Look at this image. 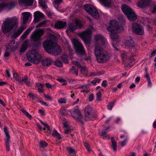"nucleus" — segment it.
Masks as SVG:
<instances>
[{
  "mask_svg": "<svg viewBox=\"0 0 156 156\" xmlns=\"http://www.w3.org/2000/svg\"><path fill=\"white\" fill-rule=\"evenodd\" d=\"M43 47L48 53L55 56L59 55L62 51L60 47L50 38L44 42Z\"/></svg>",
  "mask_w": 156,
  "mask_h": 156,
  "instance_id": "obj_1",
  "label": "nucleus"
},
{
  "mask_svg": "<svg viewBox=\"0 0 156 156\" xmlns=\"http://www.w3.org/2000/svg\"><path fill=\"white\" fill-rule=\"evenodd\" d=\"M18 19L16 17L7 18L3 22L2 25V30L4 34L10 32L18 23Z\"/></svg>",
  "mask_w": 156,
  "mask_h": 156,
  "instance_id": "obj_2",
  "label": "nucleus"
},
{
  "mask_svg": "<svg viewBox=\"0 0 156 156\" xmlns=\"http://www.w3.org/2000/svg\"><path fill=\"white\" fill-rule=\"evenodd\" d=\"M123 29L122 27H119L118 22L115 20H112L110 22V26L107 30L110 32V37L114 41L118 38L117 33Z\"/></svg>",
  "mask_w": 156,
  "mask_h": 156,
  "instance_id": "obj_3",
  "label": "nucleus"
},
{
  "mask_svg": "<svg viewBox=\"0 0 156 156\" xmlns=\"http://www.w3.org/2000/svg\"><path fill=\"white\" fill-rule=\"evenodd\" d=\"M94 54L98 62L104 63L108 61L110 57L108 52L102 47H96L94 49Z\"/></svg>",
  "mask_w": 156,
  "mask_h": 156,
  "instance_id": "obj_4",
  "label": "nucleus"
},
{
  "mask_svg": "<svg viewBox=\"0 0 156 156\" xmlns=\"http://www.w3.org/2000/svg\"><path fill=\"white\" fill-rule=\"evenodd\" d=\"M27 57L29 61L36 64L39 63L42 58L41 54L37 49L29 51Z\"/></svg>",
  "mask_w": 156,
  "mask_h": 156,
  "instance_id": "obj_5",
  "label": "nucleus"
},
{
  "mask_svg": "<svg viewBox=\"0 0 156 156\" xmlns=\"http://www.w3.org/2000/svg\"><path fill=\"white\" fill-rule=\"evenodd\" d=\"M93 29V27L91 26L89 29L78 34V36L84 41L86 44L90 43L91 38V30Z\"/></svg>",
  "mask_w": 156,
  "mask_h": 156,
  "instance_id": "obj_6",
  "label": "nucleus"
},
{
  "mask_svg": "<svg viewBox=\"0 0 156 156\" xmlns=\"http://www.w3.org/2000/svg\"><path fill=\"white\" fill-rule=\"evenodd\" d=\"M121 9L129 20L133 21L136 19L135 14L133 11L128 5L125 4L122 5L121 6Z\"/></svg>",
  "mask_w": 156,
  "mask_h": 156,
  "instance_id": "obj_7",
  "label": "nucleus"
},
{
  "mask_svg": "<svg viewBox=\"0 0 156 156\" xmlns=\"http://www.w3.org/2000/svg\"><path fill=\"white\" fill-rule=\"evenodd\" d=\"M94 39L95 41V47H101V46H106L108 45V43L106 39L101 35L97 34L94 36Z\"/></svg>",
  "mask_w": 156,
  "mask_h": 156,
  "instance_id": "obj_8",
  "label": "nucleus"
},
{
  "mask_svg": "<svg viewBox=\"0 0 156 156\" xmlns=\"http://www.w3.org/2000/svg\"><path fill=\"white\" fill-rule=\"evenodd\" d=\"M84 9L88 14L91 15L94 18L97 19L99 18V13L93 6L86 4L84 6Z\"/></svg>",
  "mask_w": 156,
  "mask_h": 156,
  "instance_id": "obj_9",
  "label": "nucleus"
},
{
  "mask_svg": "<svg viewBox=\"0 0 156 156\" xmlns=\"http://www.w3.org/2000/svg\"><path fill=\"white\" fill-rule=\"evenodd\" d=\"M72 42L76 51L81 55L84 54L85 53L84 48L79 40L74 38L72 40Z\"/></svg>",
  "mask_w": 156,
  "mask_h": 156,
  "instance_id": "obj_10",
  "label": "nucleus"
},
{
  "mask_svg": "<svg viewBox=\"0 0 156 156\" xmlns=\"http://www.w3.org/2000/svg\"><path fill=\"white\" fill-rule=\"evenodd\" d=\"M44 31L43 29L36 30L33 32L30 35L31 39L34 41H40L41 36L43 35Z\"/></svg>",
  "mask_w": 156,
  "mask_h": 156,
  "instance_id": "obj_11",
  "label": "nucleus"
},
{
  "mask_svg": "<svg viewBox=\"0 0 156 156\" xmlns=\"http://www.w3.org/2000/svg\"><path fill=\"white\" fill-rule=\"evenodd\" d=\"M81 26L80 21L78 20H76L73 21V23L69 24L68 29L71 32H73L75 31L77 28H80Z\"/></svg>",
  "mask_w": 156,
  "mask_h": 156,
  "instance_id": "obj_12",
  "label": "nucleus"
},
{
  "mask_svg": "<svg viewBox=\"0 0 156 156\" xmlns=\"http://www.w3.org/2000/svg\"><path fill=\"white\" fill-rule=\"evenodd\" d=\"M92 108L90 106H87L85 109V116L86 119L91 120L92 118Z\"/></svg>",
  "mask_w": 156,
  "mask_h": 156,
  "instance_id": "obj_13",
  "label": "nucleus"
},
{
  "mask_svg": "<svg viewBox=\"0 0 156 156\" xmlns=\"http://www.w3.org/2000/svg\"><path fill=\"white\" fill-rule=\"evenodd\" d=\"M151 0H141L139 2L138 6L140 7L146 9L151 6Z\"/></svg>",
  "mask_w": 156,
  "mask_h": 156,
  "instance_id": "obj_14",
  "label": "nucleus"
},
{
  "mask_svg": "<svg viewBox=\"0 0 156 156\" xmlns=\"http://www.w3.org/2000/svg\"><path fill=\"white\" fill-rule=\"evenodd\" d=\"M71 115L79 121H81L83 119V116L78 108L74 109L72 112H71Z\"/></svg>",
  "mask_w": 156,
  "mask_h": 156,
  "instance_id": "obj_15",
  "label": "nucleus"
},
{
  "mask_svg": "<svg viewBox=\"0 0 156 156\" xmlns=\"http://www.w3.org/2000/svg\"><path fill=\"white\" fill-rule=\"evenodd\" d=\"M18 47V44L14 41H12L9 42L6 47L7 50H10L12 51L16 50Z\"/></svg>",
  "mask_w": 156,
  "mask_h": 156,
  "instance_id": "obj_16",
  "label": "nucleus"
},
{
  "mask_svg": "<svg viewBox=\"0 0 156 156\" xmlns=\"http://www.w3.org/2000/svg\"><path fill=\"white\" fill-rule=\"evenodd\" d=\"M72 62L73 65H77L78 68L81 69V71L82 74L84 75L87 74V71L86 67H82L80 64L77 61H73Z\"/></svg>",
  "mask_w": 156,
  "mask_h": 156,
  "instance_id": "obj_17",
  "label": "nucleus"
},
{
  "mask_svg": "<svg viewBox=\"0 0 156 156\" xmlns=\"http://www.w3.org/2000/svg\"><path fill=\"white\" fill-rule=\"evenodd\" d=\"M34 20L35 22L38 21L41 19H44V15L41 12L37 11L34 13Z\"/></svg>",
  "mask_w": 156,
  "mask_h": 156,
  "instance_id": "obj_18",
  "label": "nucleus"
},
{
  "mask_svg": "<svg viewBox=\"0 0 156 156\" xmlns=\"http://www.w3.org/2000/svg\"><path fill=\"white\" fill-rule=\"evenodd\" d=\"M23 23L24 24L26 23L29 18L31 16V14L29 12H24L22 13Z\"/></svg>",
  "mask_w": 156,
  "mask_h": 156,
  "instance_id": "obj_19",
  "label": "nucleus"
},
{
  "mask_svg": "<svg viewBox=\"0 0 156 156\" xmlns=\"http://www.w3.org/2000/svg\"><path fill=\"white\" fill-rule=\"evenodd\" d=\"M26 26L25 25L21 26L16 32L14 33V35H12V37L13 38L16 37L20 34L23 30L26 28Z\"/></svg>",
  "mask_w": 156,
  "mask_h": 156,
  "instance_id": "obj_20",
  "label": "nucleus"
},
{
  "mask_svg": "<svg viewBox=\"0 0 156 156\" xmlns=\"http://www.w3.org/2000/svg\"><path fill=\"white\" fill-rule=\"evenodd\" d=\"M100 3L104 6L110 7L113 4L114 0H99Z\"/></svg>",
  "mask_w": 156,
  "mask_h": 156,
  "instance_id": "obj_21",
  "label": "nucleus"
},
{
  "mask_svg": "<svg viewBox=\"0 0 156 156\" xmlns=\"http://www.w3.org/2000/svg\"><path fill=\"white\" fill-rule=\"evenodd\" d=\"M19 5H31L33 3V0H18Z\"/></svg>",
  "mask_w": 156,
  "mask_h": 156,
  "instance_id": "obj_22",
  "label": "nucleus"
},
{
  "mask_svg": "<svg viewBox=\"0 0 156 156\" xmlns=\"http://www.w3.org/2000/svg\"><path fill=\"white\" fill-rule=\"evenodd\" d=\"M66 24L65 22L57 21L56 22L55 26L56 28L60 29L63 28Z\"/></svg>",
  "mask_w": 156,
  "mask_h": 156,
  "instance_id": "obj_23",
  "label": "nucleus"
},
{
  "mask_svg": "<svg viewBox=\"0 0 156 156\" xmlns=\"http://www.w3.org/2000/svg\"><path fill=\"white\" fill-rule=\"evenodd\" d=\"M125 45L126 48H132L134 46V41L132 39L126 40L125 42Z\"/></svg>",
  "mask_w": 156,
  "mask_h": 156,
  "instance_id": "obj_24",
  "label": "nucleus"
},
{
  "mask_svg": "<svg viewBox=\"0 0 156 156\" xmlns=\"http://www.w3.org/2000/svg\"><path fill=\"white\" fill-rule=\"evenodd\" d=\"M23 82H24L28 86H31L32 85L31 83L28 80V77L27 76H25L22 79L21 78L20 80V83H22Z\"/></svg>",
  "mask_w": 156,
  "mask_h": 156,
  "instance_id": "obj_25",
  "label": "nucleus"
},
{
  "mask_svg": "<svg viewBox=\"0 0 156 156\" xmlns=\"http://www.w3.org/2000/svg\"><path fill=\"white\" fill-rule=\"evenodd\" d=\"M144 33V29L143 26L137 24V35H142Z\"/></svg>",
  "mask_w": 156,
  "mask_h": 156,
  "instance_id": "obj_26",
  "label": "nucleus"
},
{
  "mask_svg": "<svg viewBox=\"0 0 156 156\" xmlns=\"http://www.w3.org/2000/svg\"><path fill=\"white\" fill-rule=\"evenodd\" d=\"M28 42V40H25L24 41L21 48L20 50V52L22 53L24 52L27 50V48Z\"/></svg>",
  "mask_w": 156,
  "mask_h": 156,
  "instance_id": "obj_27",
  "label": "nucleus"
},
{
  "mask_svg": "<svg viewBox=\"0 0 156 156\" xmlns=\"http://www.w3.org/2000/svg\"><path fill=\"white\" fill-rule=\"evenodd\" d=\"M52 62V61L51 58H47L43 60L42 64L44 66H47L51 65Z\"/></svg>",
  "mask_w": 156,
  "mask_h": 156,
  "instance_id": "obj_28",
  "label": "nucleus"
},
{
  "mask_svg": "<svg viewBox=\"0 0 156 156\" xmlns=\"http://www.w3.org/2000/svg\"><path fill=\"white\" fill-rule=\"evenodd\" d=\"M79 68H78L77 65H74V66L70 70V72L73 74L77 76L78 75V69Z\"/></svg>",
  "mask_w": 156,
  "mask_h": 156,
  "instance_id": "obj_29",
  "label": "nucleus"
},
{
  "mask_svg": "<svg viewBox=\"0 0 156 156\" xmlns=\"http://www.w3.org/2000/svg\"><path fill=\"white\" fill-rule=\"evenodd\" d=\"M33 29V28L31 27L27 29L22 34L21 37L23 39L25 38Z\"/></svg>",
  "mask_w": 156,
  "mask_h": 156,
  "instance_id": "obj_30",
  "label": "nucleus"
},
{
  "mask_svg": "<svg viewBox=\"0 0 156 156\" xmlns=\"http://www.w3.org/2000/svg\"><path fill=\"white\" fill-rule=\"evenodd\" d=\"M38 2L39 5L43 9H46L47 8L48 6L45 0H39Z\"/></svg>",
  "mask_w": 156,
  "mask_h": 156,
  "instance_id": "obj_31",
  "label": "nucleus"
},
{
  "mask_svg": "<svg viewBox=\"0 0 156 156\" xmlns=\"http://www.w3.org/2000/svg\"><path fill=\"white\" fill-rule=\"evenodd\" d=\"M44 85L41 83H36L35 86V88H36L37 90L40 92H43V87Z\"/></svg>",
  "mask_w": 156,
  "mask_h": 156,
  "instance_id": "obj_32",
  "label": "nucleus"
},
{
  "mask_svg": "<svg viewBox=\"0 0 156 156\" xmlns=\"http://www.w3.org/2000/svg\"><path fill=\"white\" fill-rule=\"evenodd\" d=\"M121 138H124L125 140L124 141L120 142V144L122 147H123L125 145L128 140V137L126 135H121L120 136Z\"/></svg>",
  "mask_w": 156,
  "mask_h": 156,
  "instance_id": "obj_33",
  "label": "nucleus"
},
{
  "mask_svg": "<svg viewBox=\"0 0 156 156\" xmlns=\"http://www.w3.org/2000/svg\"><path fill=\"white\" fill-rule=\"evenodd\" d=\"M10 139H5V146L7 151H9L10 150L9 146V142Z\"/></svg>",
  "mask_w": 156,
  "mask_h": 156,
  "instance_id": "obj_34",
  "label": "nucleus"
},
{
  "mask_svg": "<svg viewBox=\"0 0 156 156\" xmlns=\"http://www.w3.org/2000/svg\"><path fill=\"white\" fill-rule=\"evenodd\" d=\"M6 4L7 5L6 7H8L9 9L14 8L17 4V2L15 1L12 2L9 4H7V3Z\"/></svg>",
  "mask_w": 156,
  "mask_h": 156,
  "instance_id": "obj_35",
  "label": "nucleus"
},
{
  "mask_svg": "<svg viewBox=\"0 0 156 156\" xmlns=\"http://www.w3.org/2000/svg\"><path fill=\"white\" fill-rule=\"evenodd\" d=\"M71 113V112L69 110L65 109H62L60 110V114L63 115H69V113Z\"/></svg>",
  "mask_w": 156,
  "mask_h": 156,
  "instance_id": "obj_36",
  "label": "nucleus"
},
{
  "mask_svg": "<svg viewBox=\"0 0 156 156\" xmlns=\"http://www.w3.org/2000/svg\"><path fill=\"white\" fill-rule=\"evenodd\" d=\"M111 140L113 149L114 151H115L117 149V143L113 137L111 138Z\"/></svg>",
  "mask_w": 156,
  "mask_h": 156,
  "instance_id": "obj_37",
  "label": "nucleus"
},
{
  "mask_svg": "<svg viewBox=\"0 0 156 156\" xmlns=\"http://www.w3.org/2000/svg\"><path fill=\"white\" fill-rule=\"evenodd\" d=\"M4 131L5 134V139H10V136L9 134V131L6 126H5L4 127Z\"/></svg>",
  "mask_w": 156,
  "mask_h": 156,
  "instance_id": "obj_38",
  "label": "nucleus"
},
{
  "mask_svg": "<svg viewBox=\"0 0 156 156\" xmlns=\"http://www.w3.org/2000/svg\"><path fill=\"white\" fill-rule=\"evenodd\" d=\"M52 134L54 136L57 137L59 140L61 138L60 134L56 130H54L53 131Z\"/></svg>",
  "mask_w": 156,
  "mask_h": 156,
  "instance_id": "obj_39",
  "label": "nucleus"
},
{
  "mask_svg": "<svg viewBox=\"0 0 156 156\" xmlns=\"http://www.w3.org/2000/svg\"><path fill=\"white\" fill-rule=\"evenodd\" d=\"M21 111L22 112L30 119H32L33 118L32 116L26 110L24 109H22L21 110Z\"/></svg>",
  "mask_w": 156,
  "mask_h": 156,
  "instance_id": "obj_40",
  "label": "nucleus"
},
{
  "mask_svg": "<svg viewBox=\"0 0 156 156\" xmlns=\"http://www.w3.org/2000/svg\"><path fill=\"white\" fill-rule=\"evenodd\" d=\"M109 127H108L105 130V131H102L101 136L104 139H105L107 138L108 136L106 135V132H108L107 130L109 129Z\"/></svg>",
  "mask_w": 156,
  "mask_h": 156,
  "instance_id": "obj_41",
  "label": "nucleus"
},
{
  "mask_svg": "<svg viewBox=\"0 0 156 156\" xmlns=\"http://www.w3.org/2000/svg\"><path fill=\"white\" fill-rule=\"evenodd\" d=\"M66 148L67 150L69 153L73 154H76V151L75 150L71 147H67Z\"/></svg>",
  "mask_w": 156,
  "mask_h": 156,
  "instance_id": "obj_42",
  "label": "nucleus"
},
{
  "mask_svg": "<svg viewBox=\"0 0 156 156\" xmlns=\"http://www.w3.org/2000/svg\"><path fill=\"white\" fill-rule=\"evenodd\" d=\"M62 61L65 63H67L68 61L67 59V56L66 54H63L62 56Z\"/></svg>",
  "mask_w": 156,
  "mask_h": 156,
  "instance_id": "obj_43",
  "label": "nucleus"
},
{
  "mask_svg": "<svg viewBox=\"0 0 156 156\" xmlns=\"http://www.w3.org/2000/svg\"><path fill=\"white\" fill-rule=\"evenodd\" d=\"M115 101H114L112 102H111L109 103L108 105L107 106V108L109 110H111L114 105V103Z\"/></svg>",
  "mask_w": 156,
  "mask_h": 156,
  "instance_id": "obj_44",
  "label": "nucleus"
},
{
  "mask_svg": "<svg viewBox=\"0 0 156 156\" xmlns=\"http://www.w3.org/2000/svg\"><path fill=\"white\" fill-rule=\"evenodd\" d=\"M151 12L154 14H156V5H154L151 6L150 8Z\"/></svg>",
  "mask_w": 156,
  "mask_h": 156,
  "instance_id": "obj_45",
  "label": "nucleus"
},
{
  "mask_svg": "<svg viewBox=\"0 0 156 156\" xmlns=\"http://www.w3.org/2000/svg\"><path fill=\"white\" fill-rule=\"evenodd\" d=\"M13 77L16 81H18L20 83L21 78H20L17 74L14 73L13 74Z\"/></svg>",
  "mask_w": 156,
  "mask_h": 156,
  "instance_id": "obj_46",
  "label": "nucleus"
},
{
  "mask_svg": "<svg viewBox=\"0 0 156 156\" xmlns=\"http://www.w3.org/2000/svg\"><path fill=\"white\" fill-rule=\"evenodd\" d=\"M134 56H136L135 55H132L129 57L130 62L131 63L130 65H132L134 64L135 63V59L134 58Z\"/></svg>",
  "mask_w": 156,
  "mask_h": 156,
  "instance_id": "obj_47",
  "label": "nucleus"
},
{
  "mask_svg": "<svg viewBox=\"0 0 156 156\" xmlns=\"http://www.w3.org/2000/svg\"><path fill=\"white\" fill-rule=\"evenodd\" d=\"M132 29L133 32L136 33V23H134L132 24Z\"/></svg>",
  "mask_w": 156,
  "mask_h": 156,
  "instance_id": "obj_48",
  "label": "nucleus"
},
{
  "mask_svg": "<svg viewBox=\"0 0 156 156\" xmlns=\"http://www.w3.org/2000/svg\"><path fill=\"white\" fill-rule=\"evenodd\" d=\"M101 91H98L96 94L97 98L96 100L100 101L101 100Z\"/></svg>",
  "mask_w": 156,
  "mask_h": 156,
  "instance_id": "obj_49",
  "label": "nucleus"
},
{
  "mask_svg": "<svg viewBox=\"0 0 156 156\" xmlns=\"http://www.w3.org/2000/svg\"><path fill=\"white\" fill-rule=\"evenodd\" d=\"M57 80L61 83L63 85H66L67 84V82L66 81L63 79L60 78L57 79Z\"/></svg>",
  "mask_w": 156,
  "mask_h": 156,
  "instance_id": "obj_50",
  "label": "nucleus"
},
{
  "mask_svg": "<svg viewBox=\"0 0 156 156\" xmlns=\"http://www.w3.org/2000/svg\"><path fill=\"white\" fill-rule=\"evenodd\" d=\"M47 145V144L44 141H41L40 142L39 146L42 147H44Z\"/></svg>",
  "mask_w": 156,
  "mask_h": 156,
  "instance_id": "obj_51",
  "label": "nucleus"
},
{
  "mask_svg": "<svg viewBox=\"0 0 156 156\" xmlns=\"http://www.w3.org/2000/svg\"><path fill=\"white\" fill-rule=\"evenodd\" d=\"M55 64L57 66L61 67L62 66V62L58 60H56L55 61Z\"/></svg>",
  "mask_w": 156,
  "mask_h": 156,
  "instance_id": "obj_52",
  "label": "nucleus"
},
{
  "mask_svg": "<svg viewBox=\"0 0 156 156\" xmlns=\"http://www.w3.org/2000/svg\"><path fill=\"white\" fill-rule=\"evenodd\" d=\"M7 5L6 3H3L0 4V12H1L6 7Z\"/></svg>",
  "mask_w": 156,
  "mask_h": 156,
  "instance_id": "obj_53",
  "label": "nucleus"
},
{
  "mask_svg": "<svg viewBox=\"0 0 156 156\" xmlns=\"http://www.w3.org/2000/svg\"><path fill=\"white\" fill-rule=\"evenodd\" d=\"M28 95L32 99H34L37 96V95L36 94L34 95L32 93H30L28 94Z\"/></svg>",
  "mask_w": 156,
  "mask_h": 156,
  "instance_id": "obj_54",
  "label": "nucleus"
},
{
  "mask_svg": "<svg viewBox=\"0 0 156 156\" xmlns=\"http://www.w3.org/2000/svg\"><path fill=\"white\" fill-rule=\"evenodd\" d=\"M58 102L60 104H63V103H66V101L64 98H61L58 99Z\"/></svg>",
  "mask_w": 156,
  "mask_h": 156,
  "instance_id": "obj_55",
  "label": "nucleus"
},
{
  "mask_svg": "<svg viewBox=\"0 0 156 156\" xmlns=\"http://www.w3.org/2000/svg\"><path fill=\"white\" fill-rule=\"evenodd\" d=\"M40 122L42 124H43L44 126H45L48 129V130H49V126L47 123H44L41 120L40 121Z\"/></svg>",
  "mask_w": 156,
  "mask_h": 156,
  "instance_id": "obj_56",
  "label": "nucleus"
},
{
  "mask_svg": "<svg viewBox=\"0 0 156 156\" xmlns=\"http://www.w3.org/2000/svg\"><path fill=\"white\" fill-rule=\"evenodd\" d=\"M94 99V95L93 94H91L88 97L89 101H91L93 100Z\"/></svg>",
  "mask_w": 156,
  "mask_h": 156,
  "instance_id": "obj_57",
  "label": "nucleus"
},
{
  "mask_svg": "<svg viewBox=\"0 0 156 156\" xmlns=\"http://www.w3.org/2000/svg\"><path fill=\"white\" fill-rule=\"evenodd\" d=\"M39 111L41 115L42 116H44L45 115L44 112V110L42 109H39Z\"/></svg>",
  "mask_w": 156,
  "mask_h": 156,
  "instance_id": "obj_58",
  "label": "nucleus"
},
{
  "mask_svg": "<svg viewBox=\"0 0 156 156\" xmlns=\"http://www.w3.org/2000/svg\"><path fill=\"white\" fill-rule=\"evenodd\" d=\"M107 81L105 80H104L102 81V82L101 83V86L104 87H106L107 86V84L106 83Z\"/></svg>",
  "mask_w": 156,
  "mask_h": 156,
  "instance_id": "obj_59",
  "label": "nucleus"
},
{
  "mask_svg": "<svg viewBox=\"0 0 156 156\" xmlns=\"http://www.w3.org/2000/svg\"><path fill=\"white\" fill-rule=\"evenodd\" d=\"M6 73L7 76V77L9 78H10L11 77V75L9 72V70L7 69L6 70Z\"/></svg>",
  "mask_w": 156,
  "mask_h": 156,
  "instance_id": "obj_60",
  "label": "nucleus"
},
{
  "mask_svg": "<svg viewBox=\"0 0 156 156\" xmlns=\"http://www.w3.org/2000/svg\"><path fill=\"white\" fill-rule=\"evenodd\" d=\"M83 144L84 146L86 147L88 151L89 152L90 151V150L88 148V144L86 142H84Z\"/></svg>",
  "mask_w": 156,
  "mask_h": 156,
  "instance_id": "obj_61",
  "label": "nucleus"
},
{
  "mask_svg": "<svg viewBox=\"0 0 156 156\" xmlns=\"http://www.w3.org/2000/svg\"><path fill=\"white\" fill-rule=\"evenodd\" d=\"M156 54V50H154L151 54L150 58H151L153 56H154Z\"/></svg>",
  "mask_w": 156,
  "mask_h": 156,
  "instance_id": "obj_62",
  "label": "nucleus"
},
{
  "mask_svg": "<svg viewBox=\"0 0 156 156\" xmlns=\"http://www.w3.org/2000/svg\"><path fill=\"white\" fill-rule=\"evenodd\" d=\"M40 102L43 105H45L47 106H48V105L47 104V103L44 101H40Z\"/></svg>",
  "mask_w": 156,
  "mask_h": 156,
  "instance_id": "obj_63",
  "label": "nucleus"
},
{
  "mask_svg": "<svg viewBox=\"0 0 156 156\" xmlns=\"http://www.w3.org/2000/svg\"><path fill=\"white\" fill-rule=\"evenodd\" d=\"M145 77L147 79V80H151L150 77L149 75V74L147 73H146L145 76Z\"/></svg>",
  "mask_w": 156,
  "mask_h": 156,
  "instance_id": "obj_64",
  "label": "nucleus"
}]
</instances>
